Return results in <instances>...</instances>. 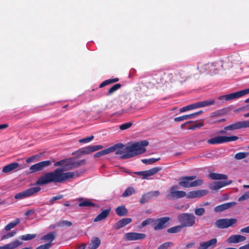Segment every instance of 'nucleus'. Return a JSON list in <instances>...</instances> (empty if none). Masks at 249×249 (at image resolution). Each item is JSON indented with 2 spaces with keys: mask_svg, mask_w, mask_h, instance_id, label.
<instances>
[{
  "mask_svg": "<svg viewBox=\"0 0 249 249\" xmlns=\"http://www.w3.org/2000/svg\"><path fill=\"white\" fill-rule=\"evenodd\" d=\"M65 167L57 168L53 171L45 173L36 180V184L43 185L51 182L61 183L65 180L78 176L73 172H64Z\"/></svg>",
  "mask_w": 249,
  "mask_h": 249,
  "instance_id": "1",
  "label": "nucleus"
},
{
  "mask_svg": "<svg viewBox=\"0 0 249 249\" xmlns=\"http://www.w3.org/2000/svg\"><path fill=\"white\" fill-rule=\"evenodd\" d=\"M148 144V142L145 140L127 146L122 143H117L113 147L116 154L122 155L120 157L121 159H126L144 153L146 150L144 147Z\"/></svg>",
  "mask_w": 249,
  "mask_h": 249,
  "instance_id": "2",
  "label": "nucleus"
},
{
  "mask_svg": "<svg viewBox=\"0 0 249 249\" xmlns=\"http://www.w3.org/2000/svg\"><path fill=\"white\" fill-rule=\"evenodd\" d=\"M178 219L184 227H191L194 226L196 223V217L190 213H183L179 214L178 216Z\"/></svg>",
  "mask_w": 249,
  "mask_h": 249,
  "instance_id": "3",
  "label": "nucleus"
},
{
  "mask_svg": "<svg viewBox=\"0 0 249 249\" xmlns=\"http://www.w3.org/2000/svg\"><path fill=\"white\" fill-rule=\"evenodd\" d=\"M196 178V176L184 177L180 178L179 184L183 187L189 188L199 186L202 184L201 179H197L193 181V180Z\"/></svg>",
  "mask_w": 249,
  "mask_h": 249,
  "instance_id": "4",
  "label": "nucleus"
},
{
  "mask_svg": "<svg viewBox=\"0 0 249 249\" xmlns=\"http://www.w3.org/2000/svg\"><path fill=\"white\" fill-rule=\"evenodd\" d=\"M237 221V219L234 218H222L216 220L214 225L218 229H226L233 227L236 224Z\"/></svg>",
  "mask_w": 249,
  "mask_h": 249,
  "instance_id": "5",
  "label": "nucleus"
},
{
  "mask_svg": "<svg viewBox=\"0 0 249 249\" xmlns=\"http://www.w3.org/2000/svg\"><path fill=\"white\" fill-rule=\"evenodd\" d=\"M238 139L239 138L235 136H218L209 139L207 142L211 144H216L229 142L235 141L238 140Z\"/></svg>",
  "mask_w": 249,
  "mask_h": 249,
  "instance_id": "6",
  "label": "nucleus"
},
{
  "mask_svg": "<svg viewBox=\"0 0 249 249\" xmlns=\"http://www.w3.org/2000/svg\"><path fill=\"white\" fill-rule=\"evenodd\" d=\"M214 102L215 101L213 99L198 102L180 108V112H183L190 110L209 106L213 104Z\"/></svg>",
  "mask_w": 249,
  "mask_h": 249,
  "instance_id": "7",
  "label": "nucleus"
},
{
  "mask_svg": "<svg viewBox=\"0 0 249 249\" xmlns=\"http://www.w3.org/2000/svg\"><path fill=\"white\" fill-rule=\"evenodd\" d=\"M248 93H249V89H247L237 92L221 96L218 97V99L220 100L224 99L226 101H229L239 98Z\"/></svg>",
  "mask_w": 249,
  "mask_h": 249,
  "instance_id": "8",
  "label": "nucleus"
},
{
  "mask_svg": "<svg viewBox=\"0 0 249 249\" xmlns=\"http://www.w3.org/2000/svg\"><path fill=\"white\" fill-rule=\"evenodd\" d=\"M40 189V188L39 187L30 188L24 191L16 194L15 196V198L16 199H21L30 196L35 193L39 192Z\"/></svg>",
  "mask_w": 249,
  "mask_h": 249,
  "instance_id": "9",
  "label": "nucleus"
},
{
  "mask_svg": "<svg viewBox=\"0 0 249 249\" xmlns=\"http://www.w3.org/2000/svg\"><path fill=\"white\" fill-rule=\"evenodd\" d=\"M249 127V120L236 122L224 127L226 130H234Z\"/></svg>",
  "mask_w": 249,
  "mask_h": 249,
  "instance_id": "10",
  "label": "nucleus"
},
{
  "mask_svg": "<svg viewBox=\"0 0 249 249\" xmlns=\"http://www.w3.org/2000/svg\"><path fill=\"white\" fill-rule=\"evenodd\" d=\"M170 220L169 217H163L158 219H155L154 229L155 231L162 230L166 228L167 223Z\"/></svg>",
  "mask_w": 249,
  "mask_h": 249,
  "instance_id": "11",
  "label": "nucleus"
},
{
  "mask_svg": "<svg viewBox=\"0 0 249 249\" xmlns=\"http://www.w3.org/2000/svg\"><path fill=\"white\" fill-rule=\"evenodd\" d=\"M146 237L144 233L137 232H128L124 235V239L127 241H133L143 239Z\"/></svg>",
  "mask_w": 249,
  "mask_h": 249,
  "instance_id": "12",
  "label": "nucleus"
},
{
  "mask_svg": "<svg viewBox=\"0 0 249 249\" xmlns=\"http://www.w3.org/2000/svg\"><path fill=\"white\" fill-rule=\"evenodd\" d=\"M178 186H174L170 189V196L174 198H181L186 196V194L182 191H178Z\"/></svg>",
  "mask_w": 249,
  "mask_h": 249,
  "instance_id": "13",
  "label": "nucleus"
},
{
  "mask_svg": "<svg viewBox=\"0 0 249 249\" xmlns=\"http://www.w3.org/2000/svg\"><path fill=\"white\" fill-rule=\"evenodd\" d=\"M231 182V180L215 181L210 185V188L213 190H217L224 186L230 184Z\"/></svg>",
  "mask_w": 249,
  "mask_h": 249,
  "instance_id": "14",
  "label": "nucleus"
},
{
  "mask_svg": "<svg viewBox=\"0 0 249 249\" xmlns=\"http://www.w3.org/2000/svg\"><path fill=\"white\" fill-rule=\"evenodd\" d=\"M246 240V237L243 235L239 234H234L230 236L226 240L227 242L230 244L238 243L244 241Z\"/></svg>",
  "mask_w": 249,
  "mask_h": 249,
  "instance_id": "15",
  "label": "nucleus"
},
{
  "mask_svg": "<svg viewBox=\"0 0 249 249\" xmlns=\"http://www.w3.org/2000/svg\"><path fill=\"white\" fill-rule=\"evenodd\" d=\"M236 204L237 203L235 202L225 203L216 206L214 209V211L216 213H219L235 206Z\"/></svg>",
  "mask_w": 249,
  "mask_h": 249,
  "instance_id": "16",
  "label": "nucleus"
},
{
  "mask_svg": "<svg viewBox=\"0 0 249 249\" xmlns=\"http://www.w3.org/2000/svg\"><path fill=\"white\" fill-rule=\"evenodd\" d=\"M22 244V242L18 240H16L9 244L0 246V249H14L20 246Z\"/></svg>",
  "mask_w": 249,
  "mask_h": 249,
  "instance_id": "17",
  "label": "nucleus"
},
{
  "mask_svg": "<svg viewBox=\"0 0 249 249\" xmlns=\"http://www.w3.org/2000/svg\"><path fill=\"white\" fill-rule=\"evenodd\" d=\"M206 194V191L204 190L191 191L188 194L187 197L189 198H194L202 196Z\"/></svg>",
  "mask_w": 249,
  "mask_h": 249,
  "instance_id": "18",
  "label": "nucleus"
},
{
  "mask_svg": "<svg viewBox=\"0 0 249 249\" xmlns=\"http://www.w3.org/2000/svg\"><path fill=\"white\" fill-rule=\"evenodd\" d=\"M132 219L130 218H124L122 219L115 224V228L116 229H119L130 223Z\"/></svg>",
  "mask_w": 249,
  "mask_h": 249,
  "instance_id": "19",
  "label": "nucleus"
},
{
  "mask_svg": "<svg viewBox=\"0 0 249 249\" xmlns=\"http://www.w3.org/2000/svg\"><path fill=\"white\" fill-rule=\"evenodd\" d=\"M101 240L97 237H94L91 240L88 246V249H96L100 245Z\"/></svg>",
  "mask_w": 249,
  "mask_h": 249,
  "instance_id": "20",
  "label": "nucleus"
},
{
  "mask_svg": "<svg viewBox=\"0 0 249 249\" xmlns=\"http://www.w3.org/2000/svg\"><path fill=\"white\" fill-rule=\"evenodd\" d=\"M19 164L17 162H13L4 166L2 169V172L4 173H8L11 171L14 170L18 168Z\"/></svg>",
  "mask_w": 249,
  "mask_h": 249,
  "instance_id": "21",
  "label": "nucleus"
},
{
  "mask_svg": "<svg viewBox=\"0 0 249 249\" xmlns=\"http://www.w3.org/2000/svg\"><path fill=\"white\" fill-rule=\"evenodd\" d=\"M161 170V168L160 167H155L148 170H145V177L146 179H149V177L153 176L158 173Z\"/></svg>",
  "mask_w": 249,
  "mask_h": 249,
  "instance_id": "22",
  "label": "nucleus"
},
{
  "mask_svg": "<svg viewBox=\"0 0 249 249\" xmlns=\"http://www.w3.org/2000/svg\"><path fill=\"white\" fill-rule=\"evenodd\" d=\"M109 210H105L99 213L94 219V222H98L106 218L108 215Z\"/></svg>",
  "mask_w": 249,
  "mask_h": 249,
  "instance_id": "23",
  "label": "nucleus"
},
{
  "mask_svg": "<svg viewBox=\"0 0 249 249\" xmlns=\"http://www.w3.org/2000/svg\"><path fill=\"white\" fill-rule=\"evenodd\" d=\"M209 176L211 178L214 180L226 179L228 178L227 175L218 173H211Z\"/></svg>",
  "mask_w": 249,
  "mask_h": 249,
  "instance_id": "24",
  "label": "nucleus"
},
{
  "mask_svg": "<svg viewBox=\"0 0 249 249\" xmlns=\"http://www.w3.org/2000/svg\"><path fill=\"white\" fill-rule=\"evenodd\" d=\"M55 233L54 232H50L46 235L42 236L41 238V240L44 241L49 242L51 243L55 239Z\"/></svg>",
  "mask_w": 249,
  "mask_h": 249,
  "instance_id": "25",
  "label": "nucleus"
},
{
  "mask_svg": "<svg viewBox=\"0 0 249 249\" xmlns=\"http://www.w3.org/2000/svg\"><path fill=\"white\" fill-rule=\"evenodd\" d=\"M116 213L120 216H124L127 214V210L124 206L118 207L116 209Z\"/></svg>",
  "mask_w": 249,
  "mask_h": 249,
  "instance_id": "26",
  "label": "nucleus"
},
{
  "mask_svg": "<svg viewBox=\"0 0 249 249\" xmlns=\"http://www.w3.org/2000/svg\"><path fill=\"white\" fill-rule=\"evenodd\" d=\"M20 222V219L18 218H17L15 221H12L7 224L5 227L4 230L6 231H8L11 229L14 228L16 226H17Z\"/></svg>",
  "mask_w": 249,
  "mask_h": 249,
  "instance_id": "27",
  "label": "nucleus"
},
{
  "mask_svg": "<svg viewBox=\"0 0 249 249\" xmlns=\"http://www.w3.org/2000/svg\"><path fill=\"white\" fill-rule=\"evenodd\" d=\"M182 228V226H181V225L176 226L175 227L169 228L167 230V232L170 233H178L180 232Z\"/></svg>",
  "mask_w": 249,
  "mask_h": 249,
  "instance_id": "28",
  "label": "nucleus"
},
{
  "mask_svg": "<svg viewBox=\"0 0 249 249\" xmlns=\"http://www.w3.org/2000/svg\"><path fill=\"white\" fill-rule=\"evenodd\" d=\"M81 201L79 203V206L80 207H89V206H94V204L91 202L88 199H84L82 200L80 199Z\"/></svg>",
  "mask_w": 249,
  "mask_h": 249,
  "instance_id": "29",
  "label": "nucleus"
},
{
  "mask_svg": "<svg viewBox=\"0 0 249 249\" xmlns=\"http://www.w3.org/2000/svg\"><path fill=\"white\" fill-rule=\"evenodd\" d=\"M155 222V219L152 218H149L146 219V220L143 221L141 224L142 227H144L146 226L151 225L154 228Z\"/></svg>",
  "mask_w": 249,
  "mask_h": 249,
  "instance_id": "30",
  "label": "nucleus"
},
{
  "mask_svg": "<svg viewBox=\"0 0 249 249\" xmlns=\"http://www.w3.org/2000/svg\"><path fill=\"white\" fill-rule=\"evenodd\" d=\"M249 153L248 152H239L234 155V159L237 160H240L245 159L248 156Z\"/></svg>",
  "mask_w": 249,
  "mask_h": 249,
  "instance_id": "31",
  "label": "nucleus"
},
{
  "mask_svg": "<svg viewBox=\"0 0 249 249\" xmlns=\"http://www.w3.org/2000/svg\"><path fill=\"white\" fill-rule=\"evenodd\" d=\"M30 173L42 170L39 162L32 165L30 167Z\"/></svg>",
  "mask_w": 249,
  "mask_h": 249,
  "instance_id": "32",
  "label": "nucleus"
},
{
  "mask_svg": "<svg viewBox=\"0 0 249 249\" xmlns=\"http://www.w3.org/2000/svg\"><path fill=\"white\" fill-rule=\"evenodd\" d=\"M119 81V79L117 78H115L113 79H110L104 81L100 86V87H103L104 86H107L111 83H115Z\"/></svg>",
  "mask_w": 249,
  "mask_h": 249,
  "instance_id": "33",
  "label": "nucleus"
},
{
  "mask_svg": "<svg viewBox=\"0 0 249 249\" xmlns=\"http://www.w3.org/2000/svg\"><path fill=\"white\" fill-rule=\"evenodd\" d=\"M135 192L134 188L130 187L127 188L123 194V196L126 197L131 196Z\"/></svg>",
  "mask_w": 249,
  "mask_h": 249,
  "instance_id": "34",
  "label": "nucleus"
},
{
  "mask_svg": "<svg viewBox=\"0 0 249 249\" xmlns=\"http://www.w3.org/2000/svg\"><path fill=\"white\" fill-rule=\"evenodd\" d=\"M36 237V234H27L20 236V239L22 240L27 241L32 240Z\"/></svg>",
  "mask_w": 249,
  "mask_h": 249,
  "instance_id": "35",
  "label": "nucleus"
},
{
  "mask_svg": "<svg viewBox=\"0 0 249 249\" xmlns=\"http://www.w3.org/2000/svg\"><path fill=\"white\" fill-rule=\"evenodd\" d=\"M209 248H213L216 245L217 240L214 238L206 242Z\"/></svg>",
  "mask_w": 249,
  "mask_h": 249,
  "instance_id": "36",
  "label": "nucleus"
},
{
  "mask_svg": "<svg viewBox=\"0 0 249 249\" xmlns=\"http://www.w3.org/2000/svg\"><path fill=\"white\" fill-rule=\"evenodd\" d=\"M190 119H193L192 115H191V114L189 115H186L182 116L176 117L174 119V120L176 122H180L185 120H188Z\"/></svg>",
  "mask_w": 249,
  "mask_h": 249,
  "instance_id": "37",
  "label": "nucleus"
},
{
  "mask_svg": "<svg viewBox=\"0 0 249 249\" xmlns=\"http://www.w3.org/2000/svg\"><path fill=\"white\" fill-rule=\"evenodd\" d=\"M121 88V85L120 84H116L113 85L108 91L107 94V95H109L114 93L115 91Z\"/></svg>",
  "mask_w": 249,
  "mask_h": 249,
  "instance_id": "38",
  "label": "nucleus"
},
{
  "mask_svg": "<svg viewBox=\"0 0 249 249\" xmlns=\"http://www.w3.org/2000/svg\"><path fill=\"white\" fill-rule=\"evenodd\" d=\"M195 213L197 216H202L205 213V209L204 208H196L195 210Z\"/></svg>",
  "mask_w": 249,
  "mask_h": 249,
  "instance_id": "39",
  "label": "nucleus"
},
{
  "mask_svg": "<svg viewBox=\"0 0 249 249\" xmlns=\"http://www.w3.org/2000/svg\"><path fill=\"white\" fill-rule=\"evenodd\" d=\"M215 64H216V63H210V64H206V65H205L204 66H205L204 69L206 70H207V69H209L210 72L213 73L214 72H212V71L213 70H216V69H215V67H216Z\"/></svg>",
  "mask_w": 249,
  "mask_h": 249,
  "instance_id": "40",
  "label": "nucleus"
},
{
  "mask_svg": "<svg viewBox=\"0 0 249 249\" xmlns=\"http://www.w3.org/2000/svg\"><path fill=\"white\" fill-rule=\"evenodd\" d=\"M16 233H17V231H16V230L12 231L11 232L7 233V234H6L5 235H3L1 237V240L7 239L10 238L11 237H12L16 234Z\"/></svg>",
  "mask_w": 249,
  "mask_h": 249,
  "instance_id": "41",
  "label": "nucleus"
},
{
  "mask_svg": "<svg viewBox=\"0 0 249 249\" xmlns=\"http://www.w3.org/2000/svg\"><path fill=\"white\" fill-rule=\"evenodd\" d=\"M173 245V243L171 242H168L160 245L158 249H168V248Z\"/></svg>",
  "mask_w": 249,
  "mask_h": 249,
  "instance_id": "42",
  "label": "nucleus"
},
{
  "mask_svg": "<svg viewBox=\"0 0 249 249\" xmlns=\"http://www.w3.org/2000/svg\"><path fill=\"white\" fill-rule=\"evenodd\" d=\"M159 159H160L159 158V159L151 158L150 159H143L142 160V161L143 163L147 164H152V163H154L156 161H158V160H159Z\"/></svg>",
  "mask_w": 249,
  "mask_h": 249,
  "instance_id": "43",
  "label": "nucleus"
},
{
  "mask_svg": "<svg viewBox=\"0 0 249 249\" xmlns=\"http://www.w3.org/2000/svg\"><path fill=\"white\" fill-rule=\"evenodd\" d=\"M150 199H151V198H150L149 197V196H148L147 193H146L142 196V197L140 200V203L142 204H144V203L148 202Z\"/></svg>",
  "mask_w": 249,
  "mask_h": 249,
  "instance_id": "44",
  "label": "nucleus"
},
{
  "mask_svg": "<svg viewBox=\"0 0 249 249\" xmlns=\"http://www.w3.org/2000/svg\"><path fill=\"white\" fill-rule=\"evenodd\" d=\"M249 199V191L245 192L241 196L238 198L239 201H242Z\"/></svg>",
  "mask_w": 249,
  "mask_h": 249,
  "instance_id": "45",
  "label": "nucleus"
},
{
  "mask_svg": "<svg viewBox=\"0 0 249 249\" xmlns=\"http://www.w3.org/2000/svg\"><path fill=\"white\" fill-rule=\"evenodd\" d=\"M132 125V123L130 122L126 123L121 124L120 126V129L121 130H125L129 127H130Z\"/></svg>",
  "mask_w": 249,
  "mask_h": 249,
  "instance_id": "46",
  "label": "nucleus"
},
{
  "mask_svg": "<svg viewBox=\"0 0 249 249\" xmlns=\"http://www.w3.org/2000/svg\"><path fill=\"white\" fill-rule=\"evenodd\" d=\"M41 169L42 170L45 167H46L47 166H49L52 163L51 161L50 160H45L43 161L39 162Z\"/></svg>",
  "mask_w": 249,
  "mask_h": 249,
  "instance_id": "47",
  "label": "nucleus"
},
{
  "mask_svg": "<svg viewBox=\"0 0 249 249\" xmlns=\"http://www.w3.org/2000/svg\"><path fill=\"white\" fill-rule=\"evenodd\" d=\"M41 169L42 170L45 167H46L47 166H49L52 163L51 161L50 160H45L43 161L39 162Z\"/></svg>",
  "mask_w": 249,
  "mask_h": 249,
  "instance_id": "48",
  "label": "nucleus"
},
{
  "mask_svg": "<svg viewBox=\"0 0 249 249\" xmlns=\"http://www.w3.org/2000/svg\"><path fill=\"white\" fill-rule=\"evenodd\" d=\"M94 138L93 136H91L84 139H82L79 140V142L80 143H88L91 141Z\"/></svg>",
  "mask_w": 249,
  "mask_h": 249,
  "instance_id": "49",
  "label": "nucleus"
},
{
  "mask_svg": "<svg viewBox=\"0 0 249 249\" xmlns=\"http://www.w3.org/2000/svg\"><path fill=\"white\" fill-rule=\"evenodd\" d=\"M52 246V244L51 243H47L37 247L36 249H49Z\"/></svg>",
  "mask_w": 249,
  "mask_h": 249,
  "instance_id": "50",
  "label": "nucleus"
},
{
  "mask_svg": "<svg viewBox=\"0 0 249 249\" xmlns=\"http://www.w3.org/2000/svg\"><path fill=\"white\" fill-rule=\"evenodd\" d=\"M114 148H113V146H111L109 148H107L106 149H104V150L101 151L102 152V155L103 156V155H107L110 153L114 152Z\"/></svg>",
  "mask_w": 249,
  "mask_h": 249,
  "instance_id": "51",
  "label": "nucleus"
},
{
  "mask_svg": "<svg viewBox=\"0 0 249 249\" xmlns=\"http://www.w3.org/2000/svg\"><path fill=\"white\" fill-rule=\"evenodd\" d=\"M114 148H113V146H111L109 148H107L106 149H104V150L101 151L102 152V155L103 156V155H107L110 153L114 152Z\"/></svg>",
  "mask_w": 249,
  "mask_h": 249,
  "instance_id": "52",
  "label": "nucleus"
},
{
  "mask_svg": "<svg viewBox=\"0 0 249 249\" xmlns=\"http://www.w3.org/2000/svg\"><path fill=\"white\" fill-rule=\"evenodd\" d=\"M59 225L61 227L67 226L70 227L72 225V223L71 222L67 221V220H63L59 222Z\"/></svg>",
  "mask_w": 249,
  "mask_h": 249,
  "instance_id": "53",
  "label": "nucleus"
},
{
  "mask_svg": "<svg viewBox=\"0 0 249 249\" xmlns=\"http://www.w3.org/2000/svg\"><path fill=\"white\" fill-rule=\"evenodd\" d=\"M148 196H149L150 198H153L154 197H157L160 195V192L158 191H155L150 192L147 193Z\"/></svg>",
  "mask_w": 249,
  "mask_h": 249,
  "instance_id": "54",
  "label": "nucleus"
},
{
  "mask_svg": "<svg viewBox=\"0 0 249 249\" xmlns=\"http://www.w3.org/2000/svg\"><path fill=\"white\" fill-rule=\"evenodd\" d=\"M77 153H78L79 154H87L89 153L88 147L81 148L78 151H77Z\"/></svg>",
  "mask_w": 249,
  "mask_h": 249,
  "instance_id": "55",
  "label": "nucleus"
},
{
  "mask_svg": "<svg viewBox=\"0 0 249 249\" xmlns=\"http://www.w3.org/2000/svg\"><path fill=\"white\" fill-rule=\"evenodd\" d=\"M209 248L206 242H201L199 243L198 249H208Z\"/></svg>",
  "mask_w": 249,
  "mask_h": 249,
  "instance_id": "56",
  "label": "nucleus"
},
{
  "mask_svg": "<svg viewBox=\"0 0 249 249\" xmlns=\"http://www.w3.org/2000/svg\"><path fill=\"white\" fill-rule=\"evenodd\" d=\"M135 174L141 176L142 177V179H145L146 178L145 177V171H139L135 172Z\"/></svg>",
  "mask_w": 249,
  "mask_h": 249,
  "instance_id": "57",
  "label": "nucleus"
},
{
  "mask_svg": "<svg viewBox=\"0 0 249 249\" xmlns=\"http://www.w3.org/2000/svg\"><path fill=\"white\" fill-rule=\"evenodd\" d=\"M38 157V156L37 155H34V156H32L31 157H30L28 159H27L26 160V162L27 163H30V162H32L33 161H34L35 159L37 158Z\"/></svg>",
  "mask_w": 249,
  "mask_h": 249,
  "instance_id": "58",
  "label": "nucleus"
},
{
  "mask_svg": "<svg viewBox=\"0 0 249 249\" xmlns=\"http://www.w3.org/2000/svg\"><path fill=\"white\" fill-rule=\"evenodd\" d=\"M65 162V160H62L60 161H57L54 164V166L57 167V166L63 165H64Z\"/></svg>",
  "mask_w": 249,
  "mask_h": 249,
  "instance_id": "59",
  "label": "nucleus"
},
{
  "mask_svg": "<svg viewBox=\"0 0 249 249\" xmlns=\"http://www.w3.org/2000/svg\"><path fill=\"white\" fill-rule=\"evenodd\" d=\"M240 232L242 233H249V226L245 228H242L240 230Z\"/></svg>",
  "mask_w": 249,
  "mask_h": 249,
  "instance_id": "60",
  "label": "nucleus"
},
{
  "mask_svg": "<svg viewBox=\"0 0 249 249\" xmlns=\"http://www.w3.org/2000/svg\"><path fill=\"white\" fill-rule=\"evenodd\" d=\"M203 125L204 124H203V123H201V122L197 123L196 124V125L194 127H192L191 128L195 129L196 128H200L201 126H203Z\"/></svg>",
  "mask_w": 249,
  "mask_h": 249,
  "instance_id": "61",
  "label": "nucleus"
},
{
  "mask_svg": "<svg viewBox=\"0 0 249 249\" xmlns=\"http://www.w3.org/2000/svg\"><path fill=\"white\" fill-rule=\"evenodd\" d=\"M61 198H62V196H54V197H52V198L51 200V201L52 202H53V201L60 199Z\"/></svg>",
  "mask_w": 249,
  "mask_h": 249,
  "instance_id": "62",
  "label": "nucleus"
},
{
  "mask_svg": "<svg viewBox=\"0 0 249 249\" xmlns=\"http://www.w3.org/2000/svg\"><path fill=\"white\" fill-rule=\"evenodd\" d=\"M88 147L89 150V153L95 151L94 145L89 146Z\"/></svg>",
  "mask_w": 249,
  "mask_h": 249,
  "instance_id": "63",
  "label": "nucleus"
},
{
  "mask_svg": "<svg viewBox=\"0 0 249 249\" xmlns=\"http://www.w3.org/2000/svg\"><path fill=\"white\" fill-rule=\"evenodd\" d=\"M239 249H249V244L240 247Z\"/></svg>",
  "mask_w": 249,
  "mask_h": 249,
  "instance_id": "64",
  "label": "nucleus"
}]
</instances>
